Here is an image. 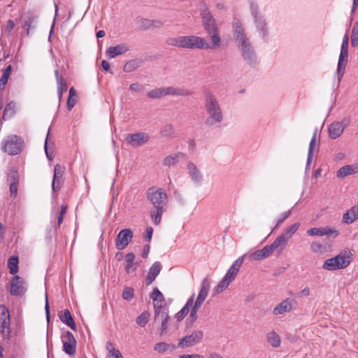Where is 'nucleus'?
I'll use <instances>...</instances> for the list:
<instances>
[{
	"label": "nucleus",
	"mask_w": 358,
	"mask_h": 358,
	"mask_svg": "<svg viewBox=\"0 0 358 358\" xmlns=\"http://www.w3.org/2000/svg\"><path fill=\"white\" fill-rule=\"evenodd\" d=\"M65 172V167L59 164L55 166L54 177L52 182V188L53 191H58L63 183V176Z\"/></svg>",
	"instance_id": "4468645a"
},
{
	"label": "nucleus",
	"mask_w": 358,
	"mask_h": 358,
	"mask_svg": "<svg viewBox=\"0 0 358 358\" xmlns=\"http://www.w3.org/2000/svg\"><path fill=\"white\" fill-rule=\"evenodd\" d=\"M201 16L205 30L212 40L213 47H218L220 45V37L219 31L215 24V20L207 7L203 5L201 8Z\"/></svg>",
	"instance_id": "f257e3e1"
},
{
	"label": "nucleus",
	"mask_w": 358,
	"mask_h": 358,
	"mask_svg": "<svg viewBox=\"0 0 358 358\" xmlns=\"http://www.w3.org/2000/svg\"><path fill=\"white\" fill-rule=\"evenodd\" d=\"M22 148V140L17 136H12L3 143V149L8 155H15L18 154Z\"/></svg>",
	"instance_id": "0eeeda50"
},
{
	"label": "nucleus",
	"mask_w": 358,
	"mask_h": 358,
	"mask_svg": "<svg viewBox=\"0 0 358 358\" xmlns=\"http://www.w3.org/2000/svg\"><path fill=\"white\" fill-rule=\"evenodd\" d=\"M245 255H243L240 257H238L231 265L230 268H234L237 269V271L238 272L240 270V268L241 267L242 264H243Z\"/></svg>",
	"instance_id": "4d7b16f0"
},
{
	"label": "nucleus",
	"mask_w": 358,
	"mask_h": 358,
	"mask_svg": "<svg viewBox=\"0 0 358 358\" xmlns=\"http://www.w3.org/2000/svg\"><path fill=\"white\" fill-rule=\"evenodd\" d=\"M348 63V59L338 58L337 66V76L338 81H341L345 73V68Z\"/></svg>",
	"instance_id": "58836bf2"
},
{
	"label": "nucleus",
	"mask_w": 358,
	"mask_h": 358,
	"mask_svg": "<svg viewBox=\"0 0 358 358\" xmlns=\"http://www.w3.org/2000/svg\"><path fill=\"white\" fill-rule=\"evenodd\" d=\"M358 219V206L352 207L343 216V220L345 223L351 224L355 220Z\"/></svg>",
	"instance_id": "bb28decb"
},
{
	"label": "nucleus",
	"mask_w": 358,
	"mask_h": 358,
	"mask_svg": "<svg viewBox=\"0 0 358 358\" xmlns=\"http://www.w3.org/2000/svg\"><path fill=\"white\" fill-rule=\"evenodd\" d=\"M25 282L18 275H14L10 285V294L13 296H20L26 292Z\"/></svg>",
	"instance_id": "f8f14e48"
},
{
	"label": "nucleus",
	"mask_w": 358,
	"mask_h": 358,
	"mask_svg": "<svg viewBox=\"0 0 358 358\" xmlns=\"http://www.w3.org/2000/svg\"><path fill=\"white\" fill-rule=\"evenodd\" d=\"M174 129L172 124H168L162 127L160 134L162 136L169 137L173 134Z\"/></svg>",
	"instance_id": "49530a36"
},
{
	"label": "nucleus",
	"mask_w": 358,
	"mask_h": 358,
	"mask_svg": "<svg viewBox=\"0 0 358 358\" xmlns=\"http://www.w3.org/2000/svg\"><path fill=\"white\" fill-rule=\"evenodd\" d=\"M292 210L286 211L280 215V216L277 219L275 226L274 227L273 230L276 229L287 217L291 215Z\"/></svg>",
	"instance_id": "3c124183"
},
{
	"label": "nucleus",
	"mask_w": 358,
	"mask_h": 358,
	"mask_svg": "<svg viewBox=\"0 0 358 358\" xmlns=\"http://www.w3.org/2000/svg\"><path fill=\"white\" fill-rule=\"evenodd\" d=\"M167 43L172 46L182 48V36L169 38L167 39Z\"/></svg>",
	"instance_id": "a18cd8bd"
},
{
	"label": "nucleus",
	"mask_w": 358,
	"mask_h": 358,
	"mask_svg": "<svg viewBox=\"0 0 358 358\" xmlns=\"http://www.w3.org/2000/svg\"><path fill=\"white\" fill-rule=\"evenodd\" d=\"M271 254L266 245L262 249L252 252L249 255V259L251 261H258L268 257Z\"/></svg>",
	"instance_id": "c85d7f7f"
},
{
	"label": "nucleus",
	"mask_w": 358,
	"mask_h": 358,
	"mask_svg": "<svg viewBox=\"0 0 358 358\" xmlns=\"http://www.w3.org/2000/svg\"><path fill=\"white\" fill-rule=\"evenodd\" d=\"M317 132V129H315V131L313 135V137L311 138L310 143L309 144L308 159H307V165L308 166L310 164V163L312 160V158H313V152L314 148L316 144Z\"/></svg>",
	"instance_id": "79ce46f5"
},
{
	"label": "nucleus",
	"mask_w": 358,
	"mask_h": 358,
	"mask_svg": "<svg viewBox=\"0 0 358 358\" xmlns=\"http://www.w3.org/2000/svg\"><path fill=\"white\" fill-rule=\"evenodd\" d=\"M288 241L284 238L283 236H278L275 240L269 245H266L270 254H272L275 250H278L281 252L287 245Z\"/></svg>",
	"instance_id": "aec40b11"
},
{
	"label": "nucleus",
	"mask_w": 358,
	"mask_h": 358,
	"mask_svg": "<svg viewBox=\"0 0 358 358\" xmlns=\"http://www.w3.org/2000/svg\"><path fill=\"white\" fill-rule=\"evenodd\" d=\"M136 24L141 30H146L152 27L159 28L163 25L162 22L159 20H151L143 17H137Z\"/></svg>",
	"instance_id": "6ab92c4d"
},
{
	"label": "nucleus",
	"mask_w": 358,
	"mask_h": 358,
	"mask_svg": "<svg viewBox=\"0 0 358 358\" xmlns=\"http://www.w3.org/2000/svg\"><path fill=\"white\" fill-rule=\"evenodd\" d=\"M149 140V136L146 133H136L127 134L126 141L132 146H140L146 143Z\"/></svg>",
	"instance_id": "2eb2a0df"
},
{
	"label": "nucleus",
	"mask_w": 358,
	"mask_h": 358,
	"mask_svg": "<svg viewBox=\"0 0 358 358\" xmlns=\"http://www.w3.org/2000/svg\"><path fill=\"white\" fill-rule=\"evenodd\" d=\"M106 350L108 351L107 358H123L120 350L115 348L111 342H108L106 345Z\"/></svg>",
	"instance_id": "f704fd0d"
},
{
	"label": "nucleus",
	"mask_w": 358,
	"mask_h": 358,
	"mask_svg": "<svg viewBox=\"0 0 358 358\" xmlns=\"http://www.w3.org/2000/svg\"><path fill=\"white\" fill-rule=\"evenodd\" d=\"M150 314L148 311H143L139 316L137 317L136 322L138 325L143 327L148 322Z\"/></svg>",
	"instance_id": "37998d69"
},
{
	"label": "nucleus",
	"mask_w": 358,
	"mask_h": 358,
	"mask_svg": "<svg viewBox=\"0 0 358 358\" xmlns=\"http://www.w3.org/2000/svg\"><path fill=\"white\" fill-rule=\"evenodd\" d=\"M355 173L356 171L352 166L350 165H345L338 169L336 173V176L338 178H344L345 177Z\"/></svg>",
	"instance_id": "e433bc0d"
},
{
	"label": "nucleus",
	"mask_w": 358,
	"mask_h": 358,
	"mask_svg": "<svg viewBox=\"0 0 358 358\" xmlns=\"http://www.w3.org/2000/svg\"><path fill=\"white\" fill-rule=\"evenodd\" d=\"M166 207L153 208L150 210V217L155 225H159L162 221L163 213Z\"/></svg>",
	"instance_id": "c756f323"
},
{
	"label": "nucleus",
	"mask_w": 358,
	"mask_h": 358,
	"mask_svg": "<svg viewBox=\"0 0 358 358\" xmlns=\"http://www.w3.org/2000/svg\"><path fill=\"white\" fill-rule=\"evenodd\" d=\"M238 46L242 52L244 59L246 60L248 64H252L255 60V55L249 41L238 44Z\"/></svg>",
	"instance_id": "f3484780"
},
{
	"label": "nucleus",
	"mask_w": 358,
	"mask_h": 358,
	"mask_svg": "<svg viewBox=\"0 0 358 358\" xmlns=\"http://www.w3.org/2000/svg\"><path fill=\"white\" fill-rule=\"evenodd\" d=\"M11 71H12V66H11V65H8L6 68V69L4 70V71L1 76V78L0 80V85L4 86L7 83L8 78L10 75Z\"/></svg>",
	"instance_id": "de8ad7c7"
},
{
	"label": "nucleus",
	"mask_w": 358,
	"mask_h": 358,
	"mask_svg": "<svg viewBox=\"0 0 358 358\" xmlns=\"http://www.w3.org/2000/svg\"><path fill=\"white\" fill-rule=\"evenodd\" d=\"M133 237V232L129 229L121 230L117 236L115 245L117 250H123L125 248Z\"/></svg>",
	"instance_id": "9b49d317"
},
{
	"label": "nucleus",
	"mask_w": 358,
	"mask_h": 358,
	"mask_svg": "<svg viewBox=\"0 0 358 358\" xmlns=\"http://www.w3.org/2000/svg\"><path fill=\"white\" fill-rule=\"evenodd\" d=\"M292 309V300L289 299H286L274 308L273 310V314L274 315H282L284 313L289 312Z\"/></svg>",
	"instance_id": "4be33fe9"
},
{
	"label": "nucleus",
	"mask_w": 358,
	"mask_h": 358,
	"mask_svg": "<svg viewBox=\"0 0 358 358\" xmlns=\"http://www.w3.org/2000/svg\"><path fill=\"white\" fill-rule=\"evenodd\" d=\"M178 346L173 343H166L165 342H160L155 345V350L159 353H163L168 350L172 352L174 351Z\"/></svg>",
	"instance_id": "2f4dec72"
},
{
	"label": "nucleus",
	"mask_w": 358,
	"mask_h": 358,
	"mask_svg": "<svg viewBox=\"0 0 358 358\" xmlns=\"http://www.w3.org/2000/svg\"><path fill=\"white\" fill-rule=\"evenodd\" d=\"M300 227V223L296 222L287 227L281 235L289 241V238L296 233Z\"/></svg>",
	"instance_id": "ea45409f"
},
{
	"label": "nucleus",
	"mask_w": 358,
	"mask_h": 358,
	"mask_svg": "<svg viewBox=\"0 0 358 358\" xmlns=\"http://www.w3.org/2000/svg\"><path fill=\"white\" fill-rule=\"evenodd\" d=\"M169 318L168 312L166 310L165 307L163 305H155L154 320L155 322H157V320L161 321V335H162L166 330Z\"/></svg>",
	"instance_id": "9d476101"
},
{
	"label": "nucleus",
	"mask_w": 358,
	"mask_h": 358,
	"mask_svg": "<svg viewBox=\"0 0 358 358\" xmlns=\"http://www.w3.org/2000/svg\"><path fill=\"white\" fill-rule=\"evenodd\" d=\"M348 48H345L341 45L339 58L348 59Z\"/></svg>",
	"instance_id": "69168bd1"
},
{
	"label": "nucleus",
	"mask_w": 358,
	"mask_h": 358,
	"mask_svg": "<svg viewBox=\"0 0 358 358\" xmlns=\"http://www.w3.org/2000/svg\"><path fill=\"white\" fill-rule=\"evenodd\" d=\"M152 233L153 229L151 227H148L146 228L145 236H144V238L146 241H150L152 239Z\"/></svg>",
	"instance_id": "e2e57ef3"
},
{
	"label": "nucleus",
	"mask_w": 358,
	"mask_h": 358,
	"mask_svg": "<svg viewBox=\"0 0 358 358\" xmlns=\"http://www.w3.org/2000/svg\"><path fill=\"white\" fill-rule=\"evenodd\" d=\"M210 287V286L208 277H206L201 283V288L194 304L199 306H202L203 303L208 296Z\"/></svg>",
	"instance_id": "dca6fc26"
},
{
	"label": "nucleus",
	"mask_w": 358,
	"mask_h": 358,
	"mask_svg": "<svg viewBox=\"0 0 358 358\" xmlns=\"http://www.w3.org/2000/svg\"><path fill=\"white\" fill-rule=\"evenodd\" d=\"M10 196L15 198L17 194V184H10Z\"/></svg>",
	"instance_id": "0e129e2a"
},
{
	"label": "nucleus",
	"mask_w": 358,
	"mask_h": 358,
	"mask_svg": "<svg viewBox=\"0 0 358 358\" xmlns=\"http://www.w3.org/2000/svg\"><path fill=\"white\" fill-rule=\"evenodd\" d=\"M34 22V18L33 17H29V19L24 22L23 27H27V34H29V31L31 29L32 23Z\"/></svg>",
	"instance_id": "052dcab7"
},
{
	"label": "nucleus",
	"mask_w": 358,
	"mask_h": 358,
	"mask_svg": "<svg viewBox=\"0 0 358 358\" xmlns=\"http://www.w3.org/2000/svg\"><path fill=\"white\" fill-rule=\"evenodd\" d=\"M150 297L153 300V306L154 309L155 310V305H162V303L164 301V295L162 292L158 289V288H154Z\"/></svg>",
	"instance_id": "4c0bfd02"
},
{
	"label": "nucleus",
	"mask_w": 358,
	"mask_h": 358,
	"mask_svg": "<svg viewBox=\"0 0 358 358\" xmlns=\"http://www.w3.org/2000/svg\"><path fill=\"white\" fill-rule=\"evenodd\" d=\"M67 211V206H62L60 213L58 215L57 220H58V226H59L64 220V216L66 215Z\"/></svg>",
	"instance_id": "bf43d9fd"
},
{
	"label": "nucleus",
	"mask_w": 358,
	"mask_h": 358,
	"mask_svg": "<svg viewBox=\"0 0 358 358\" xmlns=\"http://www.w3.org/2000/svg\"><path fill=\"white\" fill-rule=\"evenodd\" d=\"M231 282V281L230 280H228L227 278H226L224 276V278L219 282V284L216 287V288H215L216 292L220 293V292H223L224 289H226L229 287V285H230Z\"/></svg>",
	"instance_id": "c03bdc74"
},
{
	"label": "nucleus",
	"mask_w": 358,
	"mask_h": 358,
	"mask_svg": "<svg viewBox=\"0 0 358 358\" xmlns=\"http://www.w3.org/2000/svg\"><path fill=\"white\" fill-rule=\"evenodd\" d=\"M179 358H205V357L199 354H192V355H182L179 356Z\"/></svg>",
	"instance_id": "774afa93"
},
{
	"label": "nucleus",
	"mask_w": 358,
	"mask_h": 358,
	"mask_svg": "<svg viewBox=\"0 0 358 358\" xmlns=\"http://www.w3.org/2000/svg\"><path fill=\"white\" fill-rule=\"evenodd\" d=\"M214 48L209 45L204 38L191 35L182 36V48L187 49H203Z\"/></svg>",
	"instance_id": "423d86ee"
},
{
	"label": "nucleus",
	"mask_w": 358,
	"mask_h": 358,
	"mask_svg": "<svg viewBox=\"0 0 358 358\" xmlns=\"http://www.w3.org/2000/svg\"><path fill=\"white\" fill-rule=\"evenodd\" d=\"M162 269L161 264L159 262H155L150 267L148 275L146 278V285H150L155 280L157 275Z\"/></svg>",
	"instance_id": "393cba45"
},
{
	"label": "nucleus",
	"mask_w": 358,
	"mask_h": 358,
	"mask_svg": "<svg viewBox=\"0 0 358 358\" xmlns=\"http://www.w3.org/2000/svg\"><path fill=\"white\" fill-rule=\"evenodd\" d=\"M194 299V294L192 295V296L187 300L186 304L183 306V308L178 312L177 314V318L178 320H182L189 312L190 307L192 306Z\"/></svg>",
	"instance_id": "473e14b6"
},
{
	"label": "nucleus",
	"mask_w": 358,
	"mask_h": 358,
	"mask_svg": "<svg viewBox=\"0 0 358 358\" xmlns=\"http://www.w3.org/2000/svg\"><path fill=\"white\" fill-rule=\"evenodd\" d=\"M76 101L74 96H69L68 100H67V108L69 110H71L72 108L74 106Z\"/></svg>",
	"instance_id": "338daca9"
},
{
	"label": "nucleus",
	"mask_w": 358,
	"mask_h": 358,
	"mask_svg": "<svg viewBox=\"0 0 358 358\" xmlns=\"http://www.w3.org/2000/svg\"><path fill=\"white\" fill-rule=\"evenodd\" d=\"M190 308H191V310H190L189 317L191 319L192 322L193 323L198 318L197 311L201 308V306H199L195 305V304L193 303L192 306L190 307Z\"/></svg>",
	"instance_id": "5fc2aeb1"
},
{
	"label": "nucleus",
	"mask_w": 358,
	"mask_h": 358,
	"mask_svg": "<svg viewBox=\"0 0 358 358\" xmlns=\"http://www.w3.org/2000/svg\"><path fill=\"white\" fill-rule=\"evenodd\" d=\"M192 92L183 88L167 87L155 88L147 93V96L150 99H159L168 95L173 96H190Z\"/></svg>",
	"instance_id": "20e7f679"
},
{
	"label": "nucleus",
	"mask_w": 358,
	"mask_h": 358,
	"mask_svg": "<svg viewBox=\"0 0 358 358\" xmlns=\"http://www.w3.org/2000/svg\"><path fill=\"white\" fill-rule=\"evenodd\" d=\"M352 261V254L344 250L334 257L327 259L322 265V268L327 271H336L345 268Z\"/></svg>",
	"instance_id": "f03ea898"
},
{
	"label": "nucleus",
	"mask_w": 358,
	"mask_h": 358,
	"mask_svg": "<svg viewBox=\"0 0 358 358\" xmlns=\"http://www.w3.org/2000/svg\"><path fill=\"white\" fill-rule=\"evenodd\" d=\"M344 127L341 122H334L330 124L329 127V136L333 138L336 139L338 136L341 135V134L343 132Z\"/></svg>",
	"instance_id": "a878e982"
},
{
	"label": "nucleus",
	"mask_w": 358,
	"mask_h": 358,
	"mask_svg": "<svg viewBox=\"0 0 358 358\" xmlns=\"http://www.w3.org/2000/svg\"><path fill=\"white\" fill-rule=\"evenodd\" d=\"M147 199L153 205V208L166 207L168 198L166 193L161 188L150 187L147 191Z\"/></svg>",
	"instance_id": "39448f33"
},
{
	"label": "nucleus",
	"mask_w": 358,
	"mask_h": 358,
	"mask_svg": "<svg viewBox=\"0 0 358 358\" xmlns=\"http://www.w3.org/2000/svg\"><path fill=\"white\" fill-rule=\"evenodd\" d=\"M205 108L209 117L215 122H220L223 119L221 108L215 96L209 91L205 92Z\"/></svg>",
	"instance_id": "7ed1b4c3"
},
{
	"label": "nucleus",
	"mask_w": 358,
	"mask_h": 358,
	"mask_svg": "<svg viewBox=\"0 0 358 358\" xmlns=\"http://www.w3.org/2000/svg\"><path fill=\"white\" fill-rule=\"evenodd\" d=\"M55 75L56 77L57 87H67V83L66 80L64 79L62 76L59 73V71L56 69L55 71Z\"/></svg>",
	"instance_id": "864d4df0"
},
{
	"label": "nucleus",
	"mask_w": 358,
	"mask_h": 358,
	"mask_svg": "<svg viewBox=\"0 0 358 358\" xmlns=\"http://www.w3.org/2000/svg\"><path fill=\"white\" fill-rule=\"evenodd\" d=\"M267 342L273 348H278L280 345L281 340L279 335L275 331H271L266 335Z\"/></svg>",
	"instance_id": "72a5a7b5"
},
{
	"label": "nucleus",
	"mask_w": 358,
	"mask_h": 358,
	"mask_svg": "<svg viewBox=\"0 0 358 358\" xmlns=\"http://www.w3.org/2000/svg\"><path fill=\"white\" fill-rule=\"evenodd\" d=\"M203 332L201 330H195L191 334L179 339L178 348H185L192 347L203 339Z\"/></svg>",
	"instance_id": "1a4fd4ad"
},
{
	"label": "nucleus",
	"mask_w": 358,
	"mask_h": 358,
	"mask_svg": "<svg viewBox=\"0 0 358 358\" xmlns=\"http://www.w3.org/2000/svg\"><path fill=\"white\" fill-rule=\"evenodd\" d=\"M187 169L192 180L195 182H200L202 178V175L196 165L192 162H189L187 164Z\"/></svg>",
	"instance_id": "cd10ccee"
},
{
	"label": "nucleus",
	"mask_w": 358,
	"mask_h": 358,
	"mask_svg": "<svg viewBox=\"0 0 358 358\" xmlns=\"http://www.w3.org/2000/svg\"><path fill=\"white\" fill-rule=\"evenodd\" d=\"M310 250L313 252L322 254L325 252V248L318 242H313L310 244Z\"/></svg>",
	"instance_id": "8fccbe9b"
},
{
	"label": "nucleus",
	"mask_w": 358,
	"mask_h": 358,
	"mask_svg": "<svg viewBox=\"0 0 358 358\" xmlns=\"http://www.w3.org/2000/svg\"><path fill=\"white\" fill-rule=\"evenodd\" d=\"M307 234L309 236H332L333 237H336L338 235V231L336 230L331 229V228L326 227H313L309 229L307 231Z\"/></svg>",
	"instance_id": "a211bd4d"
},
{
	"label": "nucleus",
	"mask_w": 358,
	"mask_h": 358,
	"mask_svg": "<svg viewBox=\"0 0 358 358\" xmlns=\"http://www.w3.org/2000/svg\"><path fill=\"white\" fill-rule=\"evenodd\" d=\"M233 29L235 39L238 42V44L245 43V41H248L244 33V29L238 21L234 22Z\"/></svg>",
	"instance_id": "b1692460"
},
{
	"label": "nucleus",
	"mask_w": 358,
	"mask_h": 358,
	"mask_svg": "<svg viewBox=\"0 0 358 358\" xmlns=\"http://www.w3.org/2000/svg\"><path fill=\"white\" fill-rule=\"evenodd\" d=\"M129 88L131 90L138 92L143 90V87L138 83L131 84Z\"/></svg>",
	"instance_id": "680f3d73"
},
{
	"label": "nucleus",
	"mask_w": 358,
	"mask_h": 358,
	"mask_svg": "<svg viewBox=\"0 0 358 358\" xmlns=\"http://www.w3.org/2000/svg\"><path fill=\"white\" fill-rule=\"evenodd\" d=\"M143 64V62L141 59H134L128 61L123 67V71L124 72H131L135 69L140 67Z\"/></svg>",
	"instance_id": "c9c22d12"
},
{
	"label": "nucleus",
	"mask_w": 358,
	"mask_h": 358,
	"mask_svg": "<svg viewBox=\"0 0 358 358\" xmlns=\"http://www.w3.org/2000/svg\"><path fill=\"white\" fill-rule=\"evenodd\" d=\"M255 22H256L257 28L261 29V31L263 32V35L264 36L266 34L265 30L264 29V27L265 25L264 21L263 20L262 18L258 17L257 16V13L255 14Z\"/></svg>",
	"instance_id": "13d9d810"
},
{
	"label": "nucleus",
	"mask_w": 358,
	"mask_h": 358,
	"mask_svg": "<svg viewBox=\"0 0 358 358\" xmlns=\"http://www.w3.org/2000/svg\"><path fill=\"white\" fill-rule=\"evenodd\" d=\"M134 296V289L130 287H125L123 289L122 296L124 300L131 301Z\"/></svg>",
	"instance_id": "09e8293b"
},
{
	"label": "nucleus",
	"mask_w": 358,
	"mask_h": 358,
	"mask_svg": "<svg viewBox=\"0 0 358 358\" xmlns=\"http://www.w3.org/2000/svg\"><path fill=\"white\" fill-rule=\"evenodd\" d=\"M185 158V155L182 152H177L168 155L163 161L162 164L165 166H171L176 165L180 161Z\"/></svg>",
	"instance_id": "412c9836"
},
{
	"label": "nucleus",
	"mask_w": 358,
	"mask_h": 358,
	"mask_svg": "<svg viewBox=\"0 0 358 358\" xmlns=\"http://www.w3.org/2000/svg\"><path fill=\"white\" fill-rule=\"evenodd\" d=\"M62 322L70 327L73 330L76 329V323L69 310H65L62 314L59 315Z\"/></svg>",
	"instance_id": "7c9ffc66"
},
{
	"label": "nucleus",
	"mask_w": 358,
	"mask_h": 358,
	"mask_svg": "<svg viewBox=\"0 0 358 358\" xmlns=\"http://www.w3.org/2000/svg\"><path fill=\"white\" fill-rule=\"evenodd\" d=\"M238 271L236 268H229L227 271L225 277L227 278L228 280H230L231 282L236 278Z\"/></svg>",
	"instance_id": "6e6d98bb"
},
{
	"label": "nucleus",
	"mask_w": 358,
	"mask_h": 358,
	"mask_svg": "<svg viewBox=\"0 0 358 358\" xmlns=\"http://www.w3.org/2000/svg\"><path fill=\"white\" fill-rule=\"evenodd\" d=\"M63 349L69 355H72L76 352V341L71 332L67 331L63 336Z\"/></svg>",
	"instance_id": "ddd939ff"
},
{
	"label": "nucleus",
	"mask_w": 358,
	"mask_h": 358,
	"mask_svg": "<svg viewBox=\"0 0 358 358\" xmlns=\"http://www.w3.org/2000/svg\"><path fill=\"white\" fill-rule=\"evenodd\" d=\"M18 257L16 256H12L9 258L8 262V266L10 269V273L13 275L15 274L18 271Z\"/></svg>",
	"instance_id": "a19ab883"
},
{
	"label": "nucleus",
	"mask_w": 358,
	"mask_h": 358,
	"mask_svg": "<svg viewBox=\"0 0 358 358\" xmlns=\"http://www.w3.org/2000/svg\"><path fill=\"white\" fill-rule=\"evenodd\" d=\"M10 318L8 310L4 306H0V329L1 334L3 339L10 336Z\"/></svg>",
	"instance_id": "6e6552de"
},
{
	"label": "nucleus",
	"mask_w": 358,
	"mask_h": 358,
	"mask_svg": "<svg viewBox=\"0 0 358 358\" xmlns=\"http://www.w3.org/2000/svg\"><path fill=\"white\" fill-rule=\"evenodd\" d=\"M8 181L10 184H18L19 176L16 171H11L8 175Z\"/></svg>",
	"instance_id": "603ef678"
},
{
	"label": "nucleus",
	"mask_w": 358,
	"mask_h": 358,
	"mask_svg": "<svg viewBox=\"0 0 358 358\" xmlns=\"http://www.w3.org/2000/svg\"><path fill=\"white\" fill-rule=\"evenodd\" d=\"M129 50V47L126 44H119L115 46H111L106 50V55L108 58H114L117 55H122Z\"/></svg>",
	"instance_id": "5701e85b"
}]
</instances>
